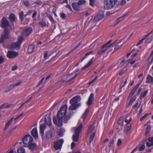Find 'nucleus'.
Returning <instances> with one entry per match:
<instances>
[{"mask_svg": "<svg viewBox=\"0 0 153 153\" xmlns=\"http://www.w3.org/2000/svg\"><path fill=\"white\" fill-rule=\"evenodd\" d=\"M68 109L66 105H64L62 106L58 111L57 114V118L54 117L53 119V123L57 125L58 126H62L63 123V118L64 117V121L66 123L70 119L68 116H66Z\"/></svg>", "mask_w": 153, "mask_h": 153, "instance_id": "obj_1", "label": "nucleus"}, {"mask_svg": "<svg viewBox=\"0 0 153 153\" xmlns=\"http://www.w3.org/2000/svg\"><path fill=\"white\" fill-rule=\"evenodd\" d=\"M79 71L78 69H76L73 73L64 76L61 81L69 84L73 83L74 81L75 78L79 74Z\"/></svg>", "mask_w": 153, "mask_h": 153, "instance_id": "obj_2", "label": "nucleus"}, {"mask_svg": "<svg viewBox=\"0 0 153 153\" xmlns=\"http://www.w3.org/2000/svg\"><path fill=\"white\" fill-rule=\"evenodd\" d=\"M9 25V22L5 17H3L1 19V26L5 28L4 34L1 35L0 38V43L3 42L9 37V32L6 28Z\"/></svg>", "mask_w": 153, "mask_h": 153, "instance_id": "obj_3", "label": "nucleus"}, {"mask_svg": "<svg viewBox=\"0 0 153 153\" xmlns=\"http://www.w3.org/2000/svg\"><path fill=\"white\" fill-rule=\"evenodd\" d=\"M81 97L79 96H76L72 98L70 100L71 105L69 108V110H74L76 109L81 105V104L78 102L81 100Z\"/></svg>", "mask_w": 153, "mask_h": 153, "instance_id": "obj_4", "label": "nucleus"}, {"mask_svg": "<svg viewBox=\"0 0 153 153\" xmlns=\"http://www.w3.org/2000/svg\"><path fill=\"white\" fill-rule=\"evenodd\" d=\"M82 124L80 123L79 125L77 124L76 127L73 128V129L74 130L75 133L73 136V140L74 141L77 142L79 139V134L80 132L82 127Z\"/></svg>", "mask_w": 153, "mask_h": 153, "instance_id": "obj_5", "label": "nucleus"}, {"mask_svg": "<svg viewBox=\"0 0 153 153\" xmlns=\"http://www.w3.org/2000/svg\"><path fill=\"white\" fill-rule=\"evenodd\" d=\"M118 0H109L105 2L104 7L106 9H111L117 4Z\"/></svg>", "mask_w": 153, "mask_h": 153, "instance_id": "obj_6", "label": "nucleus"}, {"mask_svg": "<svg viewBox=\"0 0 153 153\" xmlns=\"http://www.w3.org/2000/svg\"><path fill=\"white\" fill-rule=\"evenodd\" d=\"M23 38L22 36H21L18 38V41L13 43L11 45V48L13 49H19L20 48L21 44L22 43Z\"/></svg>", "mask_w": 153, "mask_h": 153, "instance_id": "obj_7", "label": "nucleus"}, {"mask_svg": "<svg viewBox=\"0 0 153 153\" xmlns=\"http://www.w3.org/2000/svg\"><path fill=\"white\" fill-rule=\"evenodd\" d=\"M94 128V126L93 125H91L88 128V134H91L90 138L89 140V144L91 143V142L93 140L94 136L95 135V133L94 132H93Z\"/></svg>", "mask_w": 153, "mask_h": 153, "instance_id": "obj_8", "label": "nucleus"}, {"mask_svg": "<svg viewBox=\"0 0 153 153\" xmlns=\"http://www.w3.org/2000/svg\"><path fill=\"white\" fill-rule=\"evenodd\" d=\"M33 139L32 136L30 134H27L22 139V142L24 144L28 145L32 143Z\"/></svg>", "mask_w": 153, "mask_h": 153, "instance_id": "obj_9", "label": "nucleus"}, {"mask_svg": "<svg viewBox=\"0 0 153 153\" xmlns=\"http://www.w3.org/2000/svg\"><path fill=\"white\" fill-rule=\"evenodd\" d=\"M64 142L63 139L54 141L53 143L54 148L56 150L61 149Z\"/></svg>", "mask_w": 153, "mask_h": 153, "instance_id": "obj_10", "label": "nucleus"}, {"mask_svg": "<svg viewBox=\"0 0 153 153\" xmlns=\"http://www.w3.org/2000/svg\"><path fill=\"white\" fill-rule=\"evenodd\" d=\"M111 41V40H109L105 45L102 46L98 51V53L101 54L105 52L108 48L111 46V45L109 44Z\"/></svg>", "mask_w": 153, "mask_h": 153, "instance_id": "obj_11", "label": "nucleus"}, {"mask_svg": "<svg viewBox=\"0 0 153 153\" xmlns=\"http://www.w3.org/2000/svg\"><path fill=\"white\" fill-rule=\"evenodd\" d=\"M131 120L132 119L131 118H130L129 120L127 119L126 117L125 118V121L126 124L125 126V132L126 133H127L131 128V124H130V123L131 121Z\"/></svg>", "mask_w": 153, "mask_h": 153, "instance_id": "obj_12", "label": "nucleus"}, {"mask_svg": "<svg viewBox=\"0 0 153 153\" xmlns=\"http://www.w3.org/2000/svg\"><path fill=\"white\" fill-rule=\"evenodd\" d=\"M104 12L103 11H101L94 16L93 19V22H95L101 20L104 17Z\"/></svg>", "mask_w": 153, "mask_h": 153, "instance_id": "obj_13", "label": "nucleus"}, {"mask_svg": "<svg viewBox=\"0 0 153 153\" xmlns=\"http://www.w3.org/2000/svg\"><path fill=\"white\" fill-rule=\"evenodd\" d=\"M17 52L13 51H8L7 54V57L9 59L14 58L18 55Z\"/></svg>", "mask_w": 153, "mask_h": 153, "instance_id": "obj_14", "label": "nucleus"}, {"mask_svg": "<svg viewBox=\"0 0 153 153\" xmlns=\"http://www.w3.org/2000/svg\"><path fill=\"white\" fill-rule=\"evenodd\" d=\"M51 120V114H46L45 119V123L46 124L49 126H51L52 125Z\"/></svg>", "mask_w": 153, "mask_h": 153, "instance_id": "obj_15", "label": "nucleus"}, {"mask_svg": "<svg viewBox=\"0 0 153 153\" xmlns=\"http://www.w3.org/2000/svg\"><path fill=\"white\" fill-rule=\"evenodd\" d=\"M127 14L126 13L123 15L122 16L119 18L116 21L112 23L111 25L112 26H115L119 23L120 21L123 20V18L126 16Z\"/></svg>", "mask_w": 153, "mask_h": 153, "instance_id": "obj_16", "label": "nucleus"}, {"mask_svg": "<svg viewBox=\"0 0 153 153\" xmlns=\"http://www.w3.org/2000/svg\"><path fill=\"white\" fill-rule=\"evenodd\" d=\"M146 83L153 85V76L148 74L146 78Z\"/></svg>", "mask_w": 153, "mask_h": 153, "instance_id": "obj_17", "label": "nucleus"}, {"mask_svg": "<svg viewBox=\"0 0 153 153\" xmlns=\"http://www.w3.org/2000/svg\"><path fill=\"white\" fill-rule=\"evenodd\" d=\"M31 134L35 139H37L38 138V132L36 128H34L31 131Z\"/></svg>", "mask_w": 153, "mask_h": 153, "instance_id": "obj_18", "label": "nucleus"}, {"mask_svg": "<svg viewBox=\"0 0 153 153\" xmlns=\"http://www.w3.org/2000/svg\"><path fill=\"white\" fill-rule=\"evenodd\" d=\"M89 108H87L85 111L84 113H83V115L82 116V117L81 118V119L79 120V122L78 123V125H79L80 123H82V122H81V120L82 119H83L84 120V119H85L87 115L88 112H89Z\"/></svg>", "mask_w": 153, "mask_h": 153, "instance_id": "obj_19", "label": "nucleus"}, {"mask_svg": "<svg viewBox=\"0 0 153 153\" xmlns=\"http://www.w3.org/2000/svg\"><path fill=\"white\" fill-rule=\"evenodd\" d=\"M22 82L21 80H19L16 83H12L8 87V90H9L13 89L15 86H17L20 85L22 83Z\"/></svg>", "mask_w": 153, "mask_h": 153, "instance_id": "obj_20", "label": "nucleus"}, {"mask_svg": "<svg viewBox=\"0 0 153 153\" xmlns=\"http://www.w3.org/2000/svg\"><path fill=\"white\" fill-rule=\"evenodd\" d=\"M94 94L93 93H91L88 99L87 102V104L88 106H90L94 101Z\"/></svg>", "mask_w": 153, "mask_h": 153, "instance_id": "obj_21", "label": "nucleus"}, {"mask_svg": "<svg viewBox=\"0 0 153 153\" xmlns=\"http://www.w3.org/2000/svg\"><path fill=\"white\" fill-rule=\"evenodd\" d=\"M94 60V57H92V58L88 61L87 64L85 66L82 68V70H83L89 67L92 64Z\"/></svg>", "mask_w": 153, "mask_h": 153, "instance_id": "obj_22", "label": "nucleus"}, {"mask_svg": "<svg viewBox=\"0 0 153 153\" xmlns=\"http://www.w3.org/2000/svg\"><path fill=\"white\" fill-rule=\"evenodd\" d=\"M145 146L144 145H142L140 146H137L130 153H134L137 150H139L140 151H142L145 149Z\"/></svg>", "mask_w": 153, "mask_h": 153, "instance_id": "obj_23", "label": "nucleus"}, {"mask_svg": "<svg viewBox=\"0 0 153 153\" xmlns=\"http://www.w3.org/2000/svg\"><path fill=\"white\" fill-rule=\"evenodd\" d=\"M46 128L45 124H41L40 126V133L42 137H43L44 136V131Z\"/></svg>", "mask_w": 153, "mask_h": 153, "instance_id": "obj_24", "label": "nucleus"}, {"mask_svg": "<svg viewBox=\"0 0 153 153\" xmlns=\"http://www.w3.org/2000/svg\"><path fill=\"white\" fill-rule=\"evenodd\" d=\"M32 31V29L31 27H29L26 28L23 33L24 36H27L30 34Z\"/></svg>", "mask_w": 153, "mask_h": 153, "instance_id": "obj_25", "label": "nucleus"}, {"mask_svg": "<svg viewBox=\"0 0 153 153\" xmlns=\"http://www.w3.org/2000/svg\"><path fill=\"white\" fill-rule=\"evenodd\" d=\"M140 83L137 84L136 85L135 87L133 89L132 91L129 94L128 97H131L132 96L134 95L135 92H136L137 89L138 88V87L140 85Z\"/></svg>", "mask_w": 153, "mask_h": 153, "instance_id": "obj_26", "label": "nucleus"}, {"mask_svg": "<svg viewBox=\"0 0 153 153\" xmlns=\"http://www.w3.org/2000/svg\"><path fill=\"white\" fill-rule=\"evenodd\" d=\"M72 6L73 8L75 10L77 11L80 10V6L79 5L78 2L74 3L72 4Z\"/></svg>", "mask_w": 153, "mask_h": 153, "instance_id": "obj_27", "label": "nucleus"}, {"mask_svg": "<svg viewBox=\"0 0 153 153\" xmlns=\"http://www.w3.org/2000/svg\"><path fill=\"white\" fill-rule=\"evenodd\" d=\"M14 119L13 118H11L9 121H8V122L6 124L4 128V130L6 131L8 127L11 125V123L13 122V120Z\"/></svg>", "mask_w": 153, "mask_h": 153, "instance_id": "obj_28", "label": "nucleus"}, {"mask_svg": "<svg viewBox=\"0 0 153 153\" xmlns=\"http://www.w3.org/2000/svg\"><path fill=\"white\" fill-rule=\"evenodd\" d=\"M53 135V132L52 131L50 130L48 131L46 134V137L47 139L51 138Z\"/></svg>", "mask_w": 153, "mask_h": 153, "instance_id": "obj_29", "label": "nucleus"}, {"mask_svg": "<svg viewBox=\"0 0 153 153\" xmlns=\"http://www.w3.org/2000/svg\"><path fill=\"white\" fill-rule=\"evenodd\" d=\"M11 105L9 103H4L0 106V110L5 108H8L10 107Z\"/></svg>", "mask_w": 153, "mask_h": 153, "instance_id": "obj_30", "label": "nucleus"}, {"mask_svg": "<svg viewBox=\"0 0 153 153\" xmlns=\"http://www.w3.org/2000/svg\"><path fill=\"white\" fill-rule=\"evenodd\" d=\"M151 33V32L149 33L147 35H146L145 36V37L143 38L142 39H141L138 42L137 44L136 45V46H137L139 45H140L141 44L142 42H143V41L145 39H146L150 35V34Z\"/></svg>", "mask_w": 153, "mask_h": 153, "instance_id": "obj_31", "label": "nucleus"}, {"mask_svg": "<svg viewBox=\"0 0 153 153\" xmlns=\"http://www.w3.org/2000/svg\"><path fill=\"white\" fill-rule=\"evenodd\" d=\"M148 91V90L147 89L144 91L142 92L140 95V98L141 99L144 98L146 95Z\"/></svg>", "mask_w": 153, "mask_h": 153, "instance_id": "obj_32", "label": "nucleus"}, {"mask_svg": "<svg viewBox=\"0 0 153 153\" xmlns=\"http://www.w3.org/2000/svg\"><path fill=\"white\" fill-rule=\"evenodd\" d=\"M19 129V126L16 125L13 128L11 129L9 132V134H10L13 132H16Z\"/></svg>", "mask_w": 153, "mask_h": 153, "instance_id": "obj_33", "label": "nucleus"}, {"mask_svg": "<svg viewBox=\"0 0 153 153\" xmlns=\"http://www.w3.org/2000/svg\"><path fill=\"white\" fill-rule=\"evenodd\" d=\"M10 20L12 22H15L16 17L15 15L13 13H11L9 17Z\"/></svg>", "mask_w": 153, "mask_h": 153, "instance_id": "obj_34", "label": "nucleus"}, {"mask_svg": "<svg viewBox=\"0 0 153 153\" xmlns=\"http://www.w3.org/2000/svg\"><path fill=\"white\" fill-rule=\"evenodd\" d=\"M91 54H94V53L93 52V51H90L89 52H88L86 53L85 54V55L84 57L83 58L82 61L81 62H82L84 59H85L86 58H87V56L88 55H89Z\"/></svg>", "mask_w": 153, "mask_h": 153, "instance_id": "obj_35", "label": "nucleus"}, {"mask_svg": "<svg viewBox=\"0 0 153 153\" xmlns=\"http://www.w3.org/2000/svg\"><path fill=\"white\" fill-rule=\"evenodd\" d=\"M65 131L64 129L61 128L58 131L59 135L60 137H62L64 135V133Z\"/></svg>", "mask_w": 153, "mask_h": 153, "instance_id": "obj_36", "label": "nucleus"}, {"mask_svg": "<svg viewBox=\"0 0 153 153\" xmlns=\"http://www.w3.org/2000/svg\"><path fill=\"white\" fill-rule=\"evenodd\" d=\"M19 15L20 18L22 21H23L24 20V18L27 16V15H24V13L23 11L20 13Z\"/></svg>", "mask_w": 153, "mask_h": 153, "instance_id": "obj_37", "label": "nucleus"}, {"mask_svg": "<svg viewBox=\"0 0 153 153\" xmlns=\"http://www.w3.org/2000/svg\"><path fill=\"white\" fill-rule=\"evenodd\" d=\"M137 98V97L136 96L134 95L130 100L129 102V104L131 105L134 102Z\"/></svg>", "mask_w": 153, "mask_h": 153, "instance_id": "obj_38", "label": "nucleus"}, {"mask_svg": "<svg viewBox=\"0 0 153 153\" xmlns=\"http://www.w3.org/2000/svg\"><path fill=\"white\" fill-rule=\"evenodd\" d=\"M36 146L35 144L31 143L28 145V147L29 149H33L36 147Z\"/></svg>", "mask_w": 153, "mask_h": 153, "instance_id": "obj_39", "label": "nucleus"}, {"mask_svg": "<svg viewBox=\"0 0 153 153\" xmlns=\"http://www.w3.org/2000/svg\"><path fill=\"white\" fill-rule=\"evenodd\" d=\"M34 46L33 45H30L29 46L28 49V51L29 53H31L33 51Z\"/></svg>", "mask_w": 153, "mask_h": 153, "instance_id": "obj_40", "label": "nucleus"}, {"mask_svg": "<svg viewBox=\"0 0 153 153\" xmlns=\"http://www.w3.org/2000/svg\"><path fill=\"white\" fill-rule=\"evenodd\" d=\"M18 153H25V150L24 148L21 147L17 149Z\"/></svg>", "mask_w": 153, "mask_h": 153, "instance_id": "obj_41", "label": "nucleus"}, {"mask_svg": "<svg viewBox=\"0 0 153 153\" xmlns=\"http://www.w3.org/2000/svg\"><path fill=\"white\" fill-rule=\"evenodd\" d=\"M39 24L42 27H45L47 26V23L46 22L44 21H42L40 22L39 23Z\"/></svg>", "mask_w": 153, "mask_h": 153, "instance_id": "obj_42", "label": "nucleus"}, {"mask_svg": "<svg viewBox=\"0 0 153 153\" xmlns=\"http://www.w3.org/2000/svg\"><path fill=\"white\" fill-rule=\"evenodd\" d=\"M86 1L85 0H80L78 1L79 5L80 7L81 6L84 4L86 3Z\"/></svg>", "mask_w": 153, "mask_h": 153, "instance_id": "obj_43", "label": "nucleus"}, {"mask_svg": "<svg viewBox=\"0 0 153 153\" xmlns=\"http://www.w3.org/2000/svg\"><path fill=\"white\" fill-rule=\"evenodd\" d=\"M50 56V55H48L47 52H45L44 54V58L45 59H47L49 58Z\"/></svg>", "mask_w": 153, "mask_h": 153, "instance_id": "obj_44", "label": "nucleus"}, {"mask_svg": "<svg viewBox=\"0 0 153 153\" xmlns=\"http://www.w3.org/2000/svg\"><path fill=\"white\" fill-rule=\"evenodd\" d=\"M153 61V56H150L149 57L148 60V62L149 63H151Z\"/></svg>", "mask_w": 153, "mask_h": 153, "instance_id": "obj_45", "label": "nucleus"}, {"mask_svg": "<svg viewBox=\"0 0 153 153\" xmlns=\"http://www.w3.org/2000/svg\"><path fill=\"white\" fill-rule=\"evenodd\" d=\"M151 129V127L150 126H147L146 131V134L148 133L150 131V130Z\"/></svg>", "mask_w": 153, "mask_h": 153, "instance_id": "obj_46", "label": "nucleus"}, {"mask_svg": "<svg viewBox=\"0 0 153 153\" xmlns=\"http://www.w3.org/2000/svg\"><path fill=\"white\" fill-rule=\"evenodd\" d=\"M23 3L24 4V5L25 6H28L30 5V4L28 1L26 0L24 1L23 2Z\"/></svg>", "mask_w": 153, "mask_h": 153, "instance_id": "obj_47", "label": "nucleus"}, {"mask_svg": "<svg viewBox=\"0 0 153 153\" xmlns=\"http://www.w3.org/2000/svg\"><path fill=\"white\" fill-rule=\"evenodd\" d=\"M140 105L139 104L138 102H137L132 107V108H137L139 107Z\"/></svg>", "mask_w": 153, "mask_h": 153, "instance_id": "obj_48", "label": "nucleus"}, {"mask_svg": "<svg viewBox=\"0 0 153 153\" xmlns=\"http://www.w3.org/2000/svg\"><path fill=\"white\" fill-rule=\"evenodd\" d=\"M146 42L147 43H150L152 40V38L151 37H149L147 39H146Z\"/></svg>", "mask_w": 153, "mask_h": 153, "instance_id": "obj_49", "label": "nucleus"}, {"mask_svg": "<svg viewBox=\"0 0 153 153\" xmlns=\"http://www.w3.org/2000/svg\"><path fill=\"white\" fill-rule=\"evenodd\" d=\"M148 115L147 113L146 114L143 116L140 119V121H142Z\"/></svg>", "mask_w": 153, "mask_h": 153, "instance_id": "obj_50", "label": "nucleus"}, {"mask_svg": "<svg viewBox=\"0 0 153 153\" xmlns=\"http://www.w3.org/2000/svg\"><path fill=\"white\" fill-rule=\"evenodd\" d=\"M48 17L49 18V19L50 20L51 22H55V21H54V19H53L52 16H51V15H49L48 16Z\"/></svg>", "mask_w": 153, "mask_h": 153, "instance_id": "obj_51", "label": "nucleus"}, {"mask_svg": "<svg viewBox=\"0 0 153 153\" xmlns=\"http://www.w3.org/2000/svg\"><path fill=\"white\" fill-rule=\"evenodd\" d=\"M123 45V44H121L120 45H116L114 48V50H117L119 49Z\"/></svg>", "mask_w": 153, "mask_h": 153, "instance_id": "obj_52", "label": "nucleus"}, {"mask_svg": "<svg viewBox=\"0 0 153 153\" xmlns=\"http://www.w3.org/2000/svg\"><path fill=\"white\" fill-rule=\"evenodd\" d=\"M122 144V140L120 139H119L117 142V146H120Z\"/></svg>", "mask_w": 153, "mask_h": 153, "instance_id": "obj_53", "label": "nucleus"}, {"mask_svg": "<svg viewBox=\"0 0 153 153\" xmlns=\"http://www.w3.org/2000/svg\"><path fill=\"white\" fill-rule=\"evenodd\" d=\"M90 4L91 6H93L94 3V0H89Z\"/></svg>", "mask_w": 153, "mask_h": 153, "instance_id": "obj_54", "label": "nucleus"}, {"mask_svg": "<svg viewBox=\"0 0 153 153\" xmlns=\"http://www.w3.org/2000/svg\"><path fill=\"white\" fill-rule=\"evenodd\" d=\"M118 123L119 124H120L121 125H123V119H120L118 121Z\"/></svg>", "mask_w": 153, "mask_h": 153, "instance_id": "obj_55", "label": "nucleus"}, {"mask_svg": "<svg viewBox=\"0 0 153 153\" xmlns=\"http://www.w3.org/2000/svg\"><path fill=\"white\" fill-rule=\"evenodd\" d=\"M60 16L62 19H64L65 18L66 15L65 13H62L61 14Z\"/></svg>", "mask_w": 153, "mask_h": 153, "instance_id": "obj_56", "label": "nucleus"}, {"mask_svg": "<svg viewBox=\"0 0 153 153\" xmlns=\"http://www.w3.org/2000/svg\"><path fill=\"white\" fill-rule=\"evenodd\" d=\"M114 142V141L113 140L110 141L109 142V143L108 145V146L109 147H111V146H112V145L113 143Z\"/></svg>", "mask_w": 153, "mask_h": 153, "instance_id": "obj_57", "label": "nucleus"}, {"mask_svg": "<svg viewBox=\"0 0 153 153\" xmlns=\"http://www.w3.org/2000/svg\"><path fill=\"white\" fill-rule=\"evenodd\" d=\"M37 12L36 11H35L33 13V14L32 16V17L33 18H34L37 15Z\"/></svg>", "mask_w": 153, "mask_h": 153, "instance_id": "obj_58", "label": "nucleus"}, {"mask_svg": "<svg viewBox=\"0 0 153 153\" xmlns=\"http://www.w3.org/2000/svg\"><path fill=\"white\" fill-rule=\"evenodd\" d=\"M98 78V76H97L96 77H95V78H94V79L93 80H92L91 81L89 84H91V83H92L95 80H96Z\"/></svg>", "mask_w": 153, "mask_h": 153, "instance_id": "obj_59", "label": "nucleus"}, {"mask_svg": "<svg viewBox=\"0 0 153 153\" xmlns=\"http://www.w3.org/2000/svg\"><path fill=\"white\" fill-rule=\"evenodd\" d=\"M17 68V66L16 65H15L12 68L11 70L12 71H15Z\"/></svg>", "mask_w": 153, "mask_h": 153, "instance_id": "obj_60", "label": "nucleus"}, {"mask_svg": "<svg viewBox=\"0 0 153 153\" xmlns=\"http://www.w3.org/2000/svg\"><path fill=\"white\" fill-rule=\"evenodd\" d=\"M146 145L148 147H151L153 146V145H152L149 142H146Z\"/></svg>", "mask_w": 153, "mask_h": 153, "instance_id": "obj_61", "label": "nucleus"}, {"mask_svg": "<svg viewBox=\"0 0 153 153\" xmlns=\"http://www.w3.org/2000/svg\"><path fill=\"white\" fill-rule=\"evenodd\" d=\"M51 76V75H50L48 76L46 78L45 80V82H47L49 81V79L50 78Z\"/></svg>", "mask_w": 153, "mask_h": 153, "instance_id": "obj_62", "label": "nucleus"}, {"mask_svg": "<svg viewBox=\"0 0 153 153\" xmlns=\"http://www.w3.org/2000/svg\"><path fill=\"white\" fill-rule=\"evenodd\" d=\"M124 72V70L123 69L121 70H120L119 71V74L120 75H121Z\"/></svg>", "mask_w": 153, "mask_h": 153, "instance_id": "obj_63", "label": "nucleus"}, {"mask_svg": "<svg viewBox=\"0 0 153 153\" xmlns=\"http://www.w3.org/2000/svg\"><path fill=\"white\" fill-rule=\"evenodd\" d=\"M23 115V114H20V115H19L18 116L16 117L15 118H14V120H17L21 116H22Z\"/></svg>", "mask_w": 153, "mask_h": 153, "instance_id": "obj_64", "label": "nucleus"}]
</instances>
